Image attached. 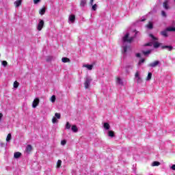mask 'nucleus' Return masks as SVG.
Returning <instances> with one entry per match:
<instances>
[{"instance_id":"1","label":"nucleus","mask_w":175,"mask_h":175,"mask_svg":"<svg viewBox=\"0 0 175 175\" xmlns=\"http://www.w3.org/2000/svg\"><path fill=\"white\" fill-rule=\"evenodd\" d=\"M122 53L126 54L128 50H131V43L133 42V37L130 36L129 33L126 32L122 38Z\"/></svg>"},{"instance_id":"2","label":"nucleus","mask_w":175,"mask_h":175,"mask_svg":"<svg viewBox=\"0 0 175 175\" xmlns=\"http://www.w3.org/2000/svg\"><path fill=\"white\" fill-rule=\"evenodd\" d=\"M149 36L151 38L152 42H149L145 44V46H152L153 44V47H154V49H158L160 46L159 42H157L158 38L154 37L152 34H150Z\"/></svg>"},{"instance_id":"3","label":"nucleus","mask_w":175,"mask_h":175,"mask_svg":"<svg viewBox=\"0 0 175 175\" xmlns=\"http://www.w3.org/2000/svg\"><path fill=\"white\" fill-rule=\"evenodd\" d=\"M134 79L138 84H142V83H143V78H142V75H140V72H135Z\"/></svg>"},{"instance_id":"4","label":"nucleus","mask_w":175,"mask_h":175,"mask_svg":"<svg viewBox=\"0 0 175 175\" xmlns=\"http://www.w3.org/2000/svg\"><path fill=\"white\" fill-rule=\"evenodd\" d=\"M174 32L175 31V27H167L165 30L161 31V35L164 36L165 38H167V32Z\"/></svg>"},{"instance_id":"5","label":"nucleus","mask_w":175,"mask_h":175,"mask_svg":"<svg viewBox=\"0 0 175 175\" xmlns=\"http://www.w3.org/2000/svg\"><path fill=\"white\" fill-rule=\"evenodd\" d=\"M92 81V78H91V77H87L85 78L84 85L86 90L90 88V84H91Z\"/></svg>"},{"instance_id":"6","label":"nucleus","mask_w":175,"mask_h":175,"mask_svg":"<svg viewBox=\"0 0 175 175\" xmlns=\"http://www.w3.org/2000/svg\"><path fill=\"white\" fill-rule=\"evenodd\" d=\"M61 119V113H55V116L52 118V122L53 124H57L58 122V120Z\"/></svg>"},{"instance_id":"7","label":"nucleus","mask_w":175,"mask_h":175,"mask_svg":"<svg viewBox=\"0 0 175 175\" xmlns=\"http://www.w3.org/2000/svg\"><path fill=\"white\" fill-rule=\"evenodd\" d=\"M40 102V100L39 99V98H36L32 103L31 106L33 109H36V107H38V106L39 105Z\"/></svg>"},{"instance_id":"8","label":"nucleus","mask_w":175,"mask_h":175,"mask_svg":"<svg viewBox=\"0 0 175 175\" xmlns=\"http://www.w3.org/2000/svg\"><path fill=\"white\" fill-rule=\"evenodd\" d=\"M44 26V21L43 20L40 19V22L37 26L38 31H40L41 29H42Z\"/></svg>"},{"instance_id":"9","label":"nucleus","mask_w":175,"mask_h":175,"mask_svg":"<svg viewBox=\"0 0 175 175\" xmlns=\"http://www.w3.org/2000/svg\"><path fill=\"white\" fill-rule=\"evenodd\" d=\"M90 6H92V10H93L94 12H95L96 9H98V5L96 4L94 5V0L90 1Z\"/></svg>"},{"instance_id":"10","label":"nucleus","mask_w":175,"mask_h":175,"mask_svg":"<svg viewBox=\"0 0 175 175\" xmlns=\"http://www.w3.org/2000/svg\"><path fill=\"white\" fill-rule=\"evenodd\" d=\"M75 20H76V16L73 14H71L68 17V23L69 24H73L75 23Z\"/></svg>"},{"instance_id":"11","label":"nucleus","mask_w":175,"mask_h":175,"mask_svg":"<svg viewBox=\"0 0 175 175\" xmlns=\"http://www.w3.org/2000/svg\"><path fill=\"white\" fill-rule=\"evenodd\" d=\"M159 65V61H154L150 64H148V66L150 68H155Z\"/></svg>"},{"instance_id":"12","label":"nucleus","mask_w":175,"mask_h":175,"mask_svg":"<svg viewBox=\"0 0 175 175\" xmlns=\"http://www.w3.org/2000/svg\"><path fill=\"white\" fill-rule=\"evenodd\" d=\"M83 68H86L88 70H92L94 68V64H83Z\"/></svg>"},{"instance_id":"13","label":"nucleus","mask_w":175,"mask_h":175,"mask_svg":"<svg viewBox=\"0 0 175 175\" xmlns=\"http://www.w3.org/2000/svg\"><path fill=\"white\" fill-rule=\"evenodd\" d=\"M21 3H23V0H16L14 1V5L15 8H19V6H21Z\"/></svg>"},{"instance_id":"14","label":"nucleus","mask_w":175,"mask_h":175,"mask_svg":"<svg viewBox=\"0 0 175 175\" xmlns=\"http://www.w3.org/2000/svg\"><path fill=\"white\" fill-rule=\"evenodd\" d=\"M163 6L164 9L167 10V9H169V0H165L164 1V3H163Z\"/></svg>"},{"instance_id":"15","label":"nucleus","mask_w":175,"mask_h":175,"mask_svg":"<svg viewBox=\"0 0 175 175\" xmlns=\"http://www.w3.org/2000/svg\"><path fill=\"white\" fill-rule=\"evenodd\" d=\"M146 27L148 29H152V28H154V23H152V21H150Z\"/></svg>"},{"instance_id":"16","label":"nucleus","mask_w":175,"mask_h":175,"mask_svg":"<svg viewBox=\"0 0 175 175\" xmlns=\"http://www.w3.org/2000/svg\"><path fill=\"white\" fill-rule=\"evenodd\" d=\"M116 83L119 84V85H124V81L120 77L116 78Z\"/></svg>"},{"instance_id":"17","label":"nucleus","mask_w":175,"mask_h":175,"mask_svg":"<svg viewBox=\"0 0 175 175\" xmlns=\"http://www.w3.org/2000/svg\"><path fill=\"white\" fill-rule=\"evenodd\" d=\"M26 152H27V154H29V152H31V151H32V146L31 145H27L25 149Z\"/></svg>"},{"instance_id":"18","label":"nucleus","mask_w":175,"mask_h":175,"mask_svg":"<svg viewBox=\"0 0 175 175\" xmlns=\"http://www.w3.org/2000/svg\"><path fill=\"white\" fill-rule=\"evenodd\" d=\"M71 131H72V132H74L75 133H77V132L79 131V129H77V126L72 125L71 127Z\"/></svg>"},{"instance_id":"19","label":"nucleus","mask_w":175,"mask_h":175,"mask_svg":"<svg viewBox=\"0 0 175 175\" xmlns=\"http://www.w3.org/2000/svg\"><path fill=\"white\" fill-rule=\"evenodd\" d=\"M87 5V0H81L80 6L81 8H84Z\"/></svg>"},{"instance_id":"20","label":"nucleus","mask_w":175,"mask_h":175,"mask_svg":"<svg viewBox=\"0 0 175 175\" xmlns=\"http://www.w3.org/2000/svg\"><path fill=\"white\" fill-rule=\"evenodd\" d=\"M20 157H21V152H16L14 154V158H15L16 159L20 158Z\"/></svg>"},{"instance_id":"21","label":"nucleus","mask_w":175,"mask_h":175,"mask_svg":"<svg viewBox=\"0 0 175 175\" xmlns=\"http://www.w3.org/2000/svg\"><path fill=\"white\" fill-rule=\"evenodd\" d=\"M152 77V73L148 72V76L146 77V81H150V80H151Z\"/></svg>"},{"instance_id":"22","label":"nucleus","mask_w":175,"mask_h":175,"mask_svg":"<svg viewBox=\"0 0 175 175\" xmlns=\"http://www.w3.org/2000/svg\"><path fill=\"white\" fill-rule=\"evenodd\" d=\"M103 126L104 129H106V131H109V129H110V124L107 122L104 123Z\"/></svg>"},{"instance_id":"23","label":"nucleus","mask_w":175,"mask_h":175,"mask_svg":"<svg viewBox=\"0 0 175 175\" xmlns=\"http://www.w3.org/2000/svg\"><path fill=\"white\" fill-rule=\"evenodd\" d=\"M46 13V8H42L41 10H40L39 11V14L41 15V16H43V14H44Z\"/></svg>"},{"instance_id":"24","label":"nucleus","mask_w":175,"mask_h":175,"mask_svg":"<svg viewBox=\"0 0 175 175\" xmlns=\"http://www.w3.org/2000/svg\"><path fill=\"white\" fill-rule=\"evenodd\" d=\"M62 61L64 64H66V62H70V59H69L68 57H62Z\"/></svg>"},{"instance_id":"25","label":"nucleus","mask_w":175,"mask_h":175,"mask_svg":"<svg viewBox=\"0 0 175 175\" xmlns=\"http://www.w3.org/2000/svg\"><path fill=\"white\" fill-rule=\"evenodd\" d=\"M108 136H109V137H114V131H108Z\"/></svg>"},{"instance_id":"26","label":"nucleus","mask_w":175,"mask_h":175,"mask_svg":"<svg viewBox=\"0 0 175 175\" xmlns=\"http://www.w3.org/2000/svg\"><path fill=\"white\" fill-rule=\"evenodd\" d=\"M163 49H167L169 51H172L173 50V46H163Z\"/></svg>"},{"instance_id":"27","label":"nucleus","mask_w":175,"mask_h":175,"mask_svg":"<svg viewBox=\"0 0 175 175\" xmlns=\"http://www.w3.org/2000/svg\"><path fill=\"white\" fill-rule=\"evenodd\" d=\"M12 140V134L9 133L6 137V142H10Z\"/></svg>"},{"instance_id":"28","label":"nucleus","mask_w":175,"mask_h":175,"mask_svg":"<svg viewBox=\"0 0 175 175\" xmlns=\"http://www.w3.org/2000/svg\"><path fill=\"white\" fill-rule=\"evenodd\" d=\"M55 99H56L55 95H53V96L51 97L50 100H51V102L52 103H54L55 102Z\"/></svg>"},{"instance_id":"29","label":"nucleus","mask_w":175,"mask_h":175,"mask_svg":"<svg viewBox=\"0 0 175 175\" xmlns=\"http://www.w3.org/2000/svg\"><path fill=\"white\" fill-rule=\"evenodd\" d=\"M61 165H62V161L58 160L57 163V169L61 167Z\"/></svg>"},{"instance_id":"30","label":"nucleus","mask_w":175,"mask_h":175,"mask_svg":"<svg viewBox=\"0 0 175 175\" xmlns=\"http://www.w3.org/2000/svg\"><path fill=\"white\" fill-rule=\"evenodd\" d=\"M159 165H161V163H159V161H154L152 163V166H159Z\"/></svg>"},{"instance_id":"31","label":"nucleus","mask_w":175,"mask_h":175,"mask_svg":"<svg viewBox=\"0 0 175 175\" xmlns=\"http://www.w3.org/2000/svg\"><path fill=\"white\" fill-rule=\"evenodd\" d=\"M144 55H148V54H151V50H148L146 51H143Z\"/></svg>"},{"instance_id":"32","label":"nucleus","mask_w":175,"mask_h":175,"mask_svg":"<svg viewBox=\"0 0 175 175\" xmlns=\"http://www.w3.org/2000/svg\"><path fill=\"white\" fill-rule=\"evenodd\" d=\"M72 126L70 125V123H69V122H67L66 124V129H70V127Z\"/></svg>"},{"instance_id":"33","label":"nucleus","mask_w":175,"mask_h":175,"mask_svg":"<svg viewBox=\"0 0 175 175\" xmlns=\"http://www.w3.org/2000/svg\"><path fill=\"white\" fill-rule=\"evenodd\" d=\"M14 88H18V82L17 81L14 82Z\"/></svg>"},{"instance_id":"34","label":"nucleus","mask_w":175,"mask_h":175,"mask_svg":"<svg viewBox=\"0 0 175 175\" xmlns=\"http://www.w3.org/2000/svg\"><path fill=\"white\" fill-rule=\"evenodd\" d=\"M146 60L144 59H141L139 61V62H138V65H142V64H144V62H145Z\"/></svg>"},{"instance_id":"35","label":"nucleus","mask_w":175,"mask_h":175,"mask_svg":"<svg viewBox=\"0 0 175 175\" xmlns=\"http://www.w3.org/2000/svg\"><path fill=\"white\" fill-rule=\"evenodd\" d=\"M1 64H2L3 66H4V68L8 66V62H6V61H3L1 62Z\"/></svg>"},{"instance_id":"36","label":"nucleus","mask_w":175,"mask_h":175,"mask_svg":"<svg viewBox=\"0 0 175 175\" xmlns=\"http://www.w3.org/2000/svg\"><path fill=\"white\" fill-rule=\"evenodd\" d=\"M42 0H33L34 5H38Z\"/></svg>"},{"instance_id":"37","label":"nucleus","mask_w":175,"mask_h":175,"mask_svg":"<svg viewBox=\"0 0 175 175\" xmlns=\"http://www.w3.org/2000/svg\"><path fill=\"white\" fill-rule=\"evenodd\" d=\"M66 144V141L63 139L61 141V146H65Z\"/></svg>"},{"instance_id":"38","label":"nucleus","mask_w":175,"mask_h":175,"mask_svg":"<svg viewBox=\"0 0 175 175\" xmlns=\"http://www.w3.org/2000/svg\"><path fill=\"white\" fill-rule=\"evenodd\" d=\"M161 16L163 17H166V12H165V11H161Z\"/></svg>"},{"instance_id":"39","label":"nucleus","mask_w":175,"mask_h":175,"mask_svg":"<svg viewBox=\"0 0 175 175\" xmlns=\"http://www.w3.org/2000/svg\"><path fill=\"white\" fill-rule=\"evenodd\" d=\"M170 169L172 170H175V164L172 165V166L170 167Z\"/></svg>"},{"instance_id":"40","label":"nucleus","mask_w":175,"mask_h":175,"mask_svg":"<svg viewBox=\"0 0 175 175\" xmlns=\"http://www.w3.org/2000/svg\"><path fill=\"white\" fill-rule=\"evenodd\" d=\"M3 117V114H2V113H0V121L2 120Z\"/></svg>"},{"instance_id":"41","label":"nucleus","mask_w":175,"mask_h":175,"mask_svg":"<svg viewBox=\"0 0 175 175\" xmlns=\"http://www.w3.org/2000/svg\"><path fill=\"white\" fill-rule=\"evenodd\" d=\"M136 57H137V58H140V53H137V54H136Z\"/></svg>"},{"instance_id":"42","label":"nucleus","mask_w":175,"mask_h":175,"mask_svg":"<svg viewBox=\"0 0 175 175\" xmlns=\"http://www.w3.org/2000/svg\"><path fill=\"white\" fill-rule=\"evenodd\" d=\"M141 21H146V18H142V19H141Z\"/></svg>"},{"instance_id":"43","label":"nucleus","mask_w":175,"mask_h":175,"mask_svg":"<svg viewBox=\"0 0 175 175\" xmlns=\"http://www.w3.org/2000/svg\"><path fill=\"white\" fill-rule=\"evenodd\" d=\"M46 61H50V59H46Z\"/></svg>"},{"instance_id":"44","label":"nucleus","mask_w":175,"mask_h":175,"mask_svg":"<svg viewBox=\"0 0 175 175\" xmlns=\"http://www.w3.org/2000/svg\"><path fill=\"white\" fill-rule=\"evenodd\" d=\"M174 2H175V0H174Z\"/></svg>"}]
</instances>
